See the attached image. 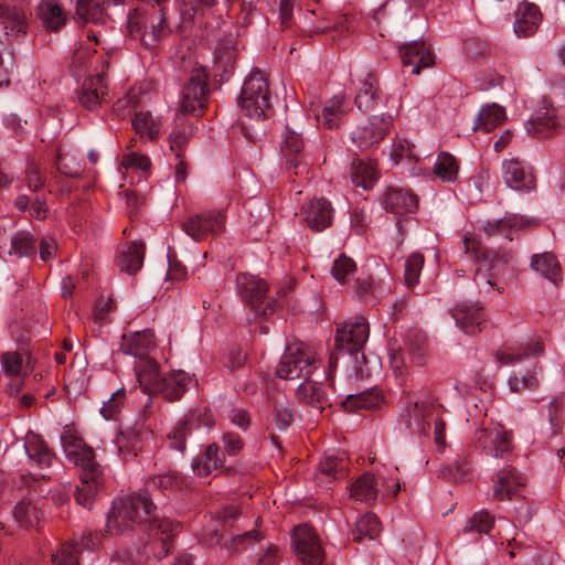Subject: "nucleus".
<instances>
[{
	"instance_id": "f257e3e1",
	"label": "nucleus",
	"mask_w": 565,
	"mask_h": 565,
	"mask_svg": "<svg viewBox=\"0 0 565 565\" xmlns=\"http://www.w3.org/2000/svg\"><path fill=\"white\" fill-rule=\"evenodd\" d=\"M156 507L147 493H134L114 501L108 514L107 526L109 531L122 532L135 524L145 525L150 536L162 545V554L170 550V541L179 532V524L168 519H158Z\"/></svg>"
},
{
	"instance_id": "f03ea898",
	"label": "nucleus",
	"mask_w": 565,
	"mask_h": 565,
	"mask_svg": "<svg viewBox=\"0 0 565 565\" xmlns=\"http://www.w3.org/2000/svg\"><path fill=\"white\" fill-rule=\"evenodd\" d=\"M61 444L67 460L82 469L75 499L78 504L89 508L102 486V472L95 461L94 451L71 429L63 431Z\"/></svg>"
},
{
	"instance_id": "7ed1b4c3",
	"label": "nucleus",
	"mask_w": 565,
	"mask_h": 565,
	"mask_svg": "<svg viewBox=\"0 0 565 565\" xmlns=\"http://www.w3.org/2000/svg\"><path fill=\"white\" fill-rule=\"evenodd\" d=\"M73 70L76 76L84 71H92L93 74L85 78L78 95V104L86 110L96 111L109 103L108 86L104 77V70L108 62L96 52L79 50L73 57Z\"/></svg>"
},
{
	"instance_id": "20e7f679",
	"label": "nucleus",
	"mask_w": 565,
	"mask_h": 565,
	"mask_svg": "<svg viewBox=\"0 0 565 565\" xmlns=\"http://www.w3.org/2000/svg\"><path fill=\"white\" fill-rule=\"evenodd\" d=\"M193 379L182 370H177L162 375L154 360L141 363L138 370L140 386L150 394H161L169 401L179 399L189 388Z\"/></svg>"
},
{
	"instance_id": "39448f33",
	"label": "nucleus",
	"mask_w": 565,
	"mask_h": 565,
	"mask_svg": "<svg viewBox=\"0 0 565 565\" xmlns=\"http://www.w3.org/2000/svg\"><path fill=\"white\" fill-rule=\"evenodd\" d=\"M258 522L255 529L233 536L226 548L236 554L249 552L247 557L252 565H276L280 557L279 547L264 535Z\"/></svg>"
},
{
	"instance_id": "423d86ee",
	"label": "nucleus",
	"mask_w": 565,
	"mask_h": 565,
	"mask_svg": "<svg viewBox=\"0 0 565 565\" xmlns=\"http://www.w3.org/2000/svg\"><path fill=\"white\" fill-rule=\"evenodd\" d=\"M237 103L241 111L246 117L260 120L269 116L271 96L267 78L263 72L253 71L245 78Z\"/></svg>"
},
{
	"instance_id": "0eeeda50",
	"label": "nucleus",
	"mask_w": 565,
	"mask_h": 565,
	"mask_svg": "<svg viewBox=\"0 0 565 565\" xmlns=\"http://www.w3.org/2000/svg\"><path fill=\"white\" fill-rule=\"evenodd\" d=\"M320 361L315 350L305 343L288 345L276 367L284 380H298L315 376Z\"/></svg>"
},
{
	"instance_id": "6e6552de",
	"label": "nucleus",
	"mask_w": 565,
	"mask_h": 565,
	"mask_svg": "<svg viewBox=\"0 0 565 565\" xmlns=\"http://www.w3.org/2000/svg\"><path fill=\"white\" fill-rule=\"evenodd\" d=\"M128 26L130 33L138 35L147 47H154L171 33V28L162 9L153 10L149 14L135 11L128 18Z\"/></svg>"
},
{
	"instance_id": "1a4fd4ad",
	"label": "nucleus",
	"mask_w": 565,
	"mask_h": 565,
	"mask_svg": "<svg viewBox=\"0 0 565 565\" xmlns=\"http://www.w3.org/2000/svg\"><path fill=\"white\" fill-rule=\"evenodd\" d=\"M444 407L430 399L416 402L408 411V427L419 434H426L434 426L435 443L445 444V427L443 420Z\"/></svg>"
},
{
	"instance_id": "9d476101",
	"label": "nucleus",
	"mask_w": 565,
	"mask_h": 565,
	"mask_svg": "<svg viewBox=\"0 0 565 565\" xmlns=\"http://www.w3.org/2000/svg\"><path fill=\"white\" fill-rule=\"evenodd\" d=\"M20 487L26 489V494L20 500L13 509V519L21 527L36 526L42 519L41 503L43 499H35L34 494H41L43 490L40 487V479L33 475H22L20 477Z\"/></svg>"
},
{
	"instance_id": "9b49d317",
	"label": "nucleus",
	"mask_w": 565,
	"mask_h": 565,
	"mask_svg": "<svg viewBox=\"0 0 565 565\" xmlns=\"http://www.w3.org/2000/svg\"><path fill=\"white\" fill-rule=\"evenodd\" d=\"M236 286L239 296L246 306L254 312V319L267 317L276 310L274 302L265 303L267 284L257 276L249 274H239L236 278Z\"/></svg>"
},
{
	"instance_id": "f8f14e48",
	"label": "nucleus",
	"mask_w": 565,
	"mask_h": 565,
	"mask_svg": "<svg viewBox=\"0 0 565 565\" xmlns=\"http://www.w3.org/2000/svg\"><path fill=\"white\" fill-rule=\"evenodd\" d=\"M475 444L495 458H507L512 451L511 433L499 423L491 422L478 429Z\"/></svg>"
},
{
	"instance_id": "ddd939ff",
	"label": "nucleus",
	"mask_w": 565,
	"mask_h": 565,
	"mask_svg": "<svg viewBox=\"0 0 565 565\" xmlns=\"http://www.w3.org/2000/svg\"><path fill=\"white\" fill-rule=\"evenodd\" d=\"M182 230L195 242L216 236L225 230V215L222 211L212 210L193 214L184 221Z\"/></svg>"
},
{
	"instance_id": "4468645a",
	"label": "nucleus",
	"mask_w": 565,
	"mask_h": 565,
	"mask_svg": "<svg viewBox=\"0 0 565 565\" xmlns=\"http://www.w3.org/2000/svg\"><path fill=\"white\" fill-rule=\"evenodd\" d=\"M292 544L305 565H321L324 553L317 533L308 524H300L292 532Z\"/></svg>"
},
{
	"instance_id": "2eb2a0df",
	"label": "nucleus",
	"mask_w": 565,
	"mask_h": 565,
	"mask_svg": "<svg viewBox=\"0 0 565 565\" xmlns=\"http://www.w3.org/2000/svg\"><path fill=\"white\" fill-rule=\"evenodd\" d=\"M207 79L209 74L203 66L192 70L190 79L182 92L181 109L183 111L194 113L204 107L209 93Z\"/></svg>"
},
{
	"instance_id": "dca6fc26",
	"label": "nucleus",
	"mask_w": 565,
	"mask_h": 565,
	"mask_svg": "<svg viewBox=\"0 0 565 565\" xmlns=\"http://www.w3.org/2000/svg\"><path fill=\"white\" fill-rule=\"evenodd\" d=\"M391 125L390 115L372 116L351 132V140L358 148L367 149L384 138Z\"/></svg>"
},
{
	"instance_id": "f3484780",
	"label": "nucleus",
	"mask_w": 565,
	"mask_h": 565,
	"mask_svg": "<svg viewBox=\"0 0 565 565\" xmlns=\"http://www.w3.org/2000/svg\"><path fill=\"white\" fill-rule=\"evenodd\" d=\"M369 324L363 317H360L354 321H347L337 330V349L349 353H355L364 347L369 338Z\"/></svg>"
},
{
	"instance_id": "a211bd4d",
	"label": "nucleus",
	"mask_w": 565,
	"mask_h": 565,
	"mask_svg": "<svg viewBox=\"0 0 565 565\" xmlns=\"http://www.w3.org/2000/svg\"><path fill=\"white\" fill-rule=\"evenodd\" d=\"M295 117L302 119L301 113H296L295 116L290 115L288 118L281 151L287 159L289 168L295 169V173L298 174L307 170V164L303 163L301 159H298V156L303 148V140L301 138V132L298 131L300 125L299 122H296Z\"/></svg>"
},
{
	"instance_id": "6ab92c4d",
	"label": "nucleus",
	"mask_w": 565,
	"mask_h": 565,
	"mask_svg": "<svg viewBox=\"0 0 565 565\" xmlns=\"http://www.w3.org/2000/svg\"><path fill=\"white\" fill-rule=\"evenodd\" d=\"M524 482V477L513 467L502 468L493 478V499L505 501L521 495Z\"/></svg>"
},
{
	"instance_id": "aec40b11",
	"label": "nucleus",
	"mask_w": 565,
	"mask_h": 565,
	"mask_svg": "<svg viewBox=\"0 0 565 565\" xmlns=\"http://www.w3.org/2000/svg\"><path fill=\"white\" fill-rule=\"evenodd\" d=\"M399 57L404 67H412L411 73L418 75L423 68L434 65L435 56L424 41H412L399 47Z\"/></svg>"
},
{
	"instance_id": "412c9836",
	"label": "nucleus",
	"mask_w": 565,
	"mask_h": 565,
	"mask_svg": "<svg viewBox=\"0 0 565 565\" xmlns=\"http://www.w3.org/2000/svg\"><path fill=\"white\" fill-rule=\"evenodd\" d=\"M503 178L508 186L516 191L532 190L535 178L532 169L516 159L504 160L502 163Z\"/></svg>"
},
{
	"instance_id": "4be33fe9",
	"label": "nucleus",
	"mask_w": 565,
	"mask_h": 565,
	"mask_svg": "<svg viewBox=\"0 0 565 565\" xmlns=\"http://www.w3.org/2000/svg\"><path fill=\"white\" fill-rule=\"evenodd\" d=\"M154 347V335L153 332L149 329L134 332L130 334H125L122 337L121 350L126 354H130L139 359V362L136 364L135 370L138 375V370L141 366V363L150 360L147 354L150 349Z\"/></svg>"
},
{
	"instance_id": "5701e85b",
	"label": "nucleus",
	"mask_w": 565,
	"mask_h": 565,
	"mask_svg": "<svg viewBox=\"0 0 565 565\" xmlns=\"http://www.w3.org/2000/svg\"><path fill=\"white\" fill-rule=\"evenodd\" d=\"M451 316L456 326L467 334L479 332L484 322L482 308L478 303H459L451 310Z\"/></svg>"
},
{
	"instance_id": "b1692460",
	"label": "nucleus",
	"mask_w": 565,
	"mask_h": 565,
	"mask_svg": "<svg viewBox=\"0 0 565 565\" xmlns=\"http://www.w3.org/2000/svg\"><path fill=\"white\" fill-rule=\"evenodd\" d=\"M1 362L6 374L13 377L8 384L9 393L11 395L19 393L23 384L21 376L25 375L29 369V354L7 352L1 356Z\"/></svg>"
},
{
	"instance_id": "393cba45",
	"label": "nucleus",
	"mask_w": 565,
	"mask_h": 565,
	"mask_svg": "<svg viewBox=\"0 0 565 565\" xmlns=\"http://www.w3.org/2000/svg\"><path fill=\"white\" fill-rule=\"evenodd\" d=\"M307 225L316 232L329 227L333 220V209L326 199H313L302 210Z\"/></svg>"
},
{
	"instance_id": "a878e982",
	"label": "nucleus",
	"mask_w": 565,
	"mask_h": 565,
	"mask_svg": "<svg viewBox=\"0 0 565 565\" xmlns=\"http://www.w3.org/2000/svg\"><path fill=\"white\" fill-rule=\"evenodd\" d=\"M561 126L556 108L544 105L535 116L525 122L527 134L534 137H546Z\"/></svg>"
},
{
	"instance_id": "bb28decb",
	"label": "nucleus",
	"mask_w": 565,
	"mask_h": 565,
	"mask_svg": "<svg viewBox=\"0 0 565 565\" xmlns=\"http://www.w3.org/2000/svg\"><path fill=\"white\" fill-rule=\"evenodd\" d=\"M541 21L542 14L537 6L524 1L515 12L514 32L518 36H530L535 33Z\"/></svg>"
},
{
	"instance_id": "cd10ccee",
	"label": "nucleus",
	"mask_w": 565,
	"mask_h": 565,
	"mask_svg": "<svg viewBox=\"0 0 565 565\" xmlns=\"http://www.w3.org/2000/svg\"><path fill=\"white\" fill-rule=\"evenodd\" d=\"M536 220L531 218L523 215H509L502 220H498L494 222H488L483 226V231L487 235L491 236L494 234H499L504 236L505 238L512 241L513 239V231H519L522 228L531 227L536 225Z\"/></svg>"
},
{
	"instance_id": "c85d7f7f",
	"label": "nucleus",
	"mask_w": 565,
	"mask_h": 565,
	"mask_svg": "<svg viewBox=\"0 0 565 565\" xmlns=\"http://www.w3.org/2000/svg\"><path fill=\"white\" fill-rule=\"evenodd\" d=\"M24 449L30 463L39 469L49 468L54 459V454L49 449L43 439L33 431H28L25 435Z\"/></svg>"
},
{
	"instance_id": "c756f323",
	"label": "nucleus",
	"mask_w": 565,
	"mask_h": 565,
	"mask_svg": "<svg viewBox=\"0 0 565 565\" xmlns=\"http://www.w3.org/2000/svg\"><path fill=\"white\" fill-rule=\"evenodd\" d=\"M303 380L297 390L298 397L318 409H323V404L327 402L323 390V381L327 380L326 372L323 371L315 379L310 376Z\"/></svg>"
},
{
	"instance_id": "7c9ffc66",
	"label": "nucleus",
	"mask_w": 565,
	"mask_h": 565,
	"mask_svg": "<svg viewBox=\"0 0 565 565\" xmlns=\"http://www.w3.org/2000/svg\"><path fill=\"white\" fill-rule=\"evenodd\" d=\"M0 24L3 25L4 40L9 36L19 35L26 32V14L23 9L9 7L7 3H0Z\"/></svg>"
},
{
	"instance_id": "2f4dec72",
	"label": "nucleus",
	"mask_w": 565,
	"mask_h": 565,
	"mask_svg": "<svg viewBox=\"0 0 565 565\" xmlns=\"http://www.w3.org/2000/svg\"><path fill=\"white\" fill-rule=\"evenodd\" d=\"M384 203L388 212L404 214L417 207V198L406 189L391 186L386 191Z\"/></svg>"
},
{
	"instance_id": "473e14b6",
	"label": "nucleus",
	"mask_w": 565,
	"mask_h": 565,
	"mask_svg": "<svg viewBox=\"0 0 565 565\" xmlns=\"http://www.w3.org/2000/svg\"><path fill=\"white\" fill-rule=\"evenodd\" d=\"M42 554L50 557L51 565H78L77 555L79 546L77 543H55L42 547Z\"/></svg>"
},
{
	"instance_id": "72a5a7b5",
	"label": "nucleus",
	"mask_w": 565,
	"mask_h": 565,
	"mask_svg": "<svg viewBox=\"0 0 565 565\" xmlns=\"http://www.w3.org/2000/svg\"><path fill=\"white\" fill-rule=\"evenodd\" d=\"M347 110L348 105L344 96L335 95L326 103L321 115L316 116L317 121L328 129L337 128L341 124Z\"/></svg>"
},
{
	"instance_id": "f704fd0d",
	"label": "nucleus",
	"mask_w": 565,
	"mask_h": 565,
	"mask_svg": "<svg viewBox=\"0 0 565 565\" xmlns=\"http://www.w3.org/2000/svg\"><path fill=\"white\" fill-rule=\"evenodd\" d=\"M38 14L43 25L52 31L61 29L67 19L58 0H43L39 4Z\"/></svg>"
},
{
	"instance_id": "c9c22d12",
	"label": "nucleus",
	"mask_w": 565,
	"mask_h": 565,
	"mask_svg": "<svg viewBox=\"0 0 565 565\" xmlns=\"http://www.w3.org/2000/svg\"><path fill=\"white\" fill-rule=\"evenodd\" d=\"M350 495L355 501L372 504L379 498V487L375 483V476L364 473L359 477L350 487Z\"/></svg>"
},
{
	"instance_id": "e433bc0d",
	"label": "nucleus",
	"mask_w": 565,
	"mask_h": 565,
	"mask_svg": "<svg viewBox=\"0 0 565 565\" xmlns=\"http://www.w3.org/2000/svg\"><path fill=\"white\" fill-rule=\"evenodd\" d=\"M220 449L215 444L206 447L205 451L198 456L192 462V469L199 477H207L213 471L223 467V460L218 455Z\"/></svg>"
},
{
	"instance_id": "4c0bfd02",
	"label": "nucleus",
	"mask_w": 565,
	"mask_h": 565,
	"mask_svg": "<svg viewBox=\"0 0 565 565\" xmlns=\"http://www.w3.org/2000/svg\"><path fill=\"white\" fill-rule=\"evenodd\" d=\"M145 247L143 244L132 242L120 250L117 265L120 270L128 274H135L143 264Z\"/></svg>"
},
{
	"instance_id": "58836bf2",
	"label": "nucleus",
	"mask_w": 565,
	"mask_h": 565,
	"mask_svg": "<svg viewBox=\"0 0 565 565\" xmlns=\"http://www.w3.org/2000/svg\"><path fill=\"white\" fill-rule=\"evenodd\" d=\"M531 268L541 274L553 284L561 279V266L556 257L551 253L535 254L532 256Z\"/></svg>"
},
{
	"instance_id": "ea45409f",
	"label": "nucleus",
	"mask_w": 565,
	"mask_h": 565,
	"mask_svg": "<svg viewBox=\"0 0 565 565\" xmlns=\"http://www.w3.org/2000/svg\"><path fill=\"white\" fill-rule=\"evenodd\" d=\"M76 14L84 22L106 23L108 15L103 0H77Z\"/></svg>"
},
{
	"instance_id": "a19ab883",
	"label": "nucleus",
	"mask_w": 565,
	"mask_h": 565,
	"mask_svg": "<svg viewBox=\"0 0 565 565\" xmlns=\"http://www.w3.org/2000/svg\"><path fill=\"white\" fill-rule=\"evenodd\" d=\"M236 62V47L232 40L221 41L214 51V64L216 72H221V76L230 74L234 70Z\"/></svg>"
},
{
	"instance_id": "79ce46f5",
	"label": "nucleus",
	"mask_w": 565,
	"mask_h": 565,
	"mask_svg": "<svg viewBox=\"0 0 565 565\" xmlns=\"http://www.w3.org/2000/svg\"><path fill=\"white\" fill-rule=\"evenodd\" d=\"M505 119V110L498 104H489L481 107L475 129L488 132L498 127Z\"/></svg>"
},
{
	"instance_id": "37998d69",
	"label": "nucleus",
	"mask_w": 565,
	"mask_h": 565,
	"mask_svg": "<svg viewBox=\"0 0 565 565\" xmlns=\"http://www.w3.org/2000/svg\"><path fill=\"white\" fill-rule=\"evenodd\" d=\"M379 178L376 164L373 161H358L353 162L351 179L355 186H361L365 190L371 189Z\"/></svg>"
},
{
	"instance_id": "c03bdc74",
	"label": "nucleus",
	"mask_w": 565,
	"mask_h": 565,
	"mask_svg": "<svg viewBox=\"0 0 565 565\" xmlns=\"http://www.w3.org/2000/svg\"><path fill=\"white\" fill-rule=\"evenodd\" d=\"M377 81L374 75L366 74L361 81V87L355 97V104L362 111H369L374 108L377 100Z\"/></svg>"
},
{
	"instance_id": "a18cd8bd",
	"label": "nucleus",
	"mask_w": 565,
	"mask_h": 565,
	"mask_svg": "<svg viewBox=\"0 0 565 565\" xmlns=\"http://www.w3.org/2000/svg\"><path fill=\"white\" fill-rule=\"evenodd\" d=\"M397 471L398 469L396 467L377 470L375 483L379 487V497L382 499L394 497L401 490V481Z\"/></svg>"
},
{
	"instance_id": "49530a36",
	"label": "nucleus",
	"mask_w": 565,
	"mask_h": 565,
	"mask_svg": "<svg viewBox=\"0 0 565 565\" xmlns=\"http://www.w3.org/2000/svg\"><path fill=\"white\" fill-rule=\"evenodd\" d=\"M383 402V396L380 391L372 390L360 394L349 395L343 403V406L348 411L358 409H375L380 407Z\"/></svg>"
},
{
	"instance_id": "de8ad7c7",
	"label": "nucleus",
	"mask_w": 565,
	"mask_h": 565,
	"mask_svg": "<svg viewBox=\"0 0 565 565\" xmlns=\"http://www.w3.org/2000/svg\"><path fill=\"white\" fill-rule=\"evenodd\" d=\"M459 163L448 152H440L434 164V174L443 182H455L458 179Z\"/></svg>"
},
{
	"instance_id": "09e8293b",
	"label": "nucleus",
	"mask_w": 565,
	"mask_h": 565,
	"mask_svg": "<svg viewBox=\"0 0 565 565\" xmlns=\"http://www.w3.org/2000/svg\"><path fill=\"white\" fill-rule=\"evenodd\" d=\"M544 344L541 339H532L520 352H498L497 359L501 364H512L521 362L523 358L536 356L543 353Z\"/></svg>"
},
{
	"instance_id": "8fccbe9b",
	"label": "nucleus",
	"mask_w": 565,
	"mask_h": 565,
	"mask_svg": "<svg viewBox=\"0 0 565 565\" xmlns=\"http://www.w3.org/2000/svg\"><path fill=\"white\" fill-rule=\"evenodd\" d=\"M10 256L31 257L35 254V239L33 235L25 231H19L10 237Z\"/></svg>"
},
{
	"instance_id": "3c124183",
	"label": "nucleus",
	"mask_w": 565,
	"mask_h": 565,
	"mask_svg": "<svg viewBox=\"0 0 565 565\" xmlns=\"http://www.w3.org/2000/svg\"><path fill=\"white\" fill-rule=\"evenodd\" d=\"M132 127L141 138L153 139L160 131V121L151 115L150 111H135Z\"/></svg>"
},
{
	"instance_id": "603ef678",
	"label": "nucleus",
	"mask_w": 565,
	"mask_h": 565,
	"mask_svg": "<svg viewBox=\"0 0 565 565\" xmlns=\"http://www.w3.org/2000/svg\"><path fill=\"white\" fill-rule=\"evenodd\" d=\"M381 531V523L373 513L362 515L355 522V529L352 531V540L361 541L363 537L373 540Z\"/></svg>"
},
{
	"instance_id": "864d4df0",
	"label": "nucleus",
	"mask_w": 565,
	"mask_h": 565,
	"mask_svg": "<svg viewBox=\"0 0 565 565\" xmlns=\"http://www.w3.org/2000/svg\"><path fill=\"white\" fill-rule=\"evenodd\" d=\"M140 439V429L132 428L121 431L120 438L118 439V448L125 460H129L137 456Z\"/></svg>"
},
{
	"instance_id": "5fc2aeb1",
	"label": "nucleus",
	"mask_w": 565,
	"mask_h": 565,
	"mask_svg": "<svg viewBox=\"0 0 565 565\" xmlns=\"http://www.w3.org/2000/svg\"><path fill=\"white\" fill-rule=\"evenodd\" d=\"M355 262L344 254L339 255L332 264L331 275L340 284H345L355 274Z\"/></svg>"
},
{
	"instance_id": "6e6d98bb",
	"label": "nucleus",
	"mask_w": 565,
	"mask_h": 565,
	"mask_svg": "<svg viewBox=\"0 0 565 565\" xmlns=\"http://www.w3.org/2000/svg\"><path fill=\"white\" fill-rule=\"evenodd\" d=\"M494 524L493 516L486 510L476 512L465 525L462 532L465 534L477 532V533H489Z\"/></svg>"
},
{
	"instance_id": "4d7b16f0",
	"label": "nucleus",
	"mask_w": 565,
	"mask_h": 565,
	"mask_svg": "<svg viewBox=\"0 0 565 565\" xmlns=\"http://www.w3.org/2000/svg\"><path fill=\"white\" fill-rule=\"evenodd\" d=\"M424 263L425 259L420 253H413L406 258L404 277L408 288L418 284Z\"/></svg>"
},
{
	"instance_id": "13d9d810",
	"label": "nucleus",
	"mask_w": 565,
	"mask_h": 565,
	"mask_svg": "<svg viewBox=\"0 0 565 565\" xmlns=\"http://www.w3.org/2000/svg\"><path fill=\"white\" fill-rule=\"evenodd\" d=\"M126 402V391L125 388H118L116 392L111 394L107 402H104L100 414L107 419H116L117 415L120 413Z\"/></svg>"
},
{
	"instance_id": "bf43d9fd",
	"label": "nucleus",
	"mask_w": 565,
	"mask_h": 565,
	"mask_svg": "<svg viewBox=\"0 0 565 565\" xmlns=\"http://www.w3.org/2000/svg\"><path fill=\"white\" fill-rule=\"evenodd\" d=\"M471 466L466 459H457L452 465L440 470L443 477L455 482H462L470 476Z\"/></svg>"
},
{
	"instance_id": "052dcab7",
	"label": "nucleus",
	"mask_w": 565,
	"mask_h": 565,
	"mask_svg": "<svg viewBox=\"0 0 565 565\" xmlns=\"http://www.w3.org/2000/svg\"><path fill=\"white\" fill-rule=\"evenodd\" d=\"M189 433L190 428L186 420H180L177 423V425L167 435L169 447L182 451L185 448V438Z\"/></svg>"
},
{
	"instance_id": "680f3d73",
	"label": "nucleus",
	"mask_w": 565,
	"mask_h": 565,
	"mask_svg": "<svg viewBox=\"0 0 565 565\" xmlns=\"http://www.w3.org/2000/svg\"><path fill=\"white\" fill-rule=\"evenodd\" d=\"M182 480L181 477L177 473H164V475H157L151 477L147 481V488H157L162 491L167 490H175L181 487Z\"/></svg>"
},
{
	"instance_id": "e2e57ef3",
	"label": "nucleus",
	"mask_w": 565,
	"mask_h": 565,
	"mask_svg": "<svg viewBox=\"0 0 565 565\" xmlns=\"http://www.w3.org/2000/svg\"><path fill=\"white\" fill-rule=\"evenodd\" d=\"M121 168L125 169L126 172L136 171L146 173L150 168V160L143 154L129 152L122 157Z\"/></svg>"
},
{
	"instance_id": "0e129e2a",
	"label": "nucleus",
	"mask_w": 565,
	"mask_h": 565,
	"mask_svg": "<svg viewBox=\"0 0 565 565\" xmlns=\"http://www.w3.org/2000/svg\"><path fill=\"white\" fill-rule=\"evenodd\" d=\"M536 384L537 380L535 375L530 371L525 373L515 371L513 375L508 379V385L511 392H522L523 390L533 388L536 386Z\"/></svg>"
},
{
	"instance_id": "69168bd1",
	"label": "nucleus",
	"mask_w": 565,
	"mask_h": 565,
	"mask_svg": "<svg viewBox=\"0 0 565 565\" xmlns=\"http://www.w3.org/2000/svg\"><path fill=\"white\" fill-rule=\"evenodd\" d=\"M413 148L414 146L406 138L396 137L390 153L391 160L394 164H398L404 159L414 158Z\"/></svg>"
},
{
	"instance_id": "338daca9",
	"label": "nucleus",
	"mask_w": 565,
	"mask_h": 565,
	"mask_svg": "<svg viewBox=\"0 0 565 565\" xmlns=\"http://www.w3.org/2000/svg\"><path fill=\"white\" fill-rule=\"evenodd\" d=\"M191 135V127L175 128L170 134V149L175 153L177 159L181 157V151L183 147L189 142Z\"/></svg>"
},
{
	"instance_id": "774afa93",
	"label": "nucleus",
	"mask_w": 565,
	"mask_h": 565,
	"mask_svg": "<svg viewBox=\"0 0 565 565\" xmlns=\"http://www.w3.org/2000/svg\"><path fill=\"white\" fill-rule=\"evenodd\" d=\"M56 167L60 173L66 177L77 178L82 173L81 164L68 154L58 153Z\"/></svg>"
}]
</instances>
